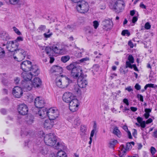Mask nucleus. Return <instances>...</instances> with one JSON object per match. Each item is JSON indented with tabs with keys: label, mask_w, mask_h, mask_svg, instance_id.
<instances>
[{
	"label": "nucleus",
	"mask_w": 157,
	"mask_h": 157,
	"mask_svg": "<svg viewBox=\"0 0 157 157\" xmlns=\"http://www.w3.org/2000/svg\"><path fill=\"white\" fill-rule=\"evenodd\" d=\"M72 82L71 80L66 76H58L56 79V83L59 87L64 88L67 87L69 83Z\"/></svg>",
	"instance_id": "f257e3e1"
},
{
	"label": "nucleus",
	"mask_w": 157,
	"mask_h": 157,
	"mask_svg": "<svg viewBox=\"0 0 157 157\" xmlns=\"http://www.w3.org/2000/svg\"><path fill=\"white\" fill-rule=\"evenodd\" d=\"M68 70L71 71V75L74 78H78L79 76L83 75H82V70L79 67H76L75 64L71 63L66 67Z\"/></svg>",
	"instance_id": "f03ea898"
},
{
	"label": "nucleus",
	"mask_w": 157,
	"mask_h": 157,
	"mask_svg": "<svg viewBox=\"0 0 157 157\" xmlns=\"http://www.w3.org/2000/svg\"><path fill=\"white\" fill-rule=\"evenodd\" d=\"M74 2L76 3V9L78 12L85 13L88 11L89 5L86 1H78Z\"/></svg>",
	"instance_id": "7ed1b4c3"
},
{
	"label": "nucleus",
	"mask_w": 157,
	"mask_h": 157,
	"mask_svg": "<svg viewBox=\"0 0 157 157\" xmlns=\"http://www.w3.org/2000/svg\"><path fill=\"white\" fill-rule=\"evenodd\" d=\"M52 49L55 53L57 54H65L67 52L66 46L59 43L53 44Z\"/></svg>",
	"instance_id": "20e7f679"
},
{
	"label": "nucleus",
	"mask_w": 157,
	"mask_h": 157,
	"mask_svg": "<svg viewBox=\"0 0 157 157\" xmlns=\"http://www.w3.org/2000/svg\"><path fill=\"white\" fill-rule=\"evenodd\" d=\"M44 140L47 145L52 146L56 143V136L53 134L49 133L45 136Z\"/></svg>",
	"instance_id": "39448f33"
},
{
	"label": "nucleus",
	"mask_w": 157,
	"mask_h": 157,
	"mask_svg": "<svg viewBox=\"0 0 157 157\" xmlns=\"http://www.w3.org/2000/svg\"><path fill=\"white\" fill-rule=\"evenodd\" d=\"M26 52L24 50L21 48L17 49L16 51L15 54L13 55V58L18 61L23 60L25 58Z\"/></svg>",
	"instance_id": "423d86ee"
},
{
	"label": "nucleus",
	"mask_w": 157,
	"mask_h": 157,
	"mask_svg": "<svg viewBox=\"0 0 157 157\" xmlns=\"http://www.w3.org/2000/svg\"><path fill=\"white\" fill-rule=\"evenodd\" d=\"M59 115V112L55 107L51 108L47 110V116L50 119L54 120L57 118Z\"/></svg>",
	"instance_id": "0eeeda50"
},
{
	"label": "nucleus",
	"mask_w": 157,
	"mask_h": 157,
	"mask_svg": "<svg viewBox=\"0 0 157 157\" xmlns=\"http://www.w3.org/2000/svg\"><path fill=\"white\" fill-rule=\"evenodd\" d=\"M79 105V101L75 97L69 103V109L73 112L76 111L78 109Z\"/></svg>",
	"instance_id": "6e6552de"
},
{
	"label": "nucleus",
	"mask_w": 157,
	"mask_h": 157,
	"mask_svg": "<svg viewBox=\"0 0 157 157\" xmlns=\"http://www.w3.org/2000/svg\"><path fill=\"white\" fill-rule=\"evenodd\" d=\"M76 97L71 92H67L63 95V100L65 102L70 103Z\"/></svg>",
	"instance_id": "1a4fd4ad"
},
{
	"label": "nucleus",
	"mask_w": 157,
	"mask_h": 157,
	"mask_svg": "<svg viewBox=\"0 0 157 157\" xmlns=\"http://www.w3.org/2000/svg\"><path fill=\"white\" fill-rule=\"evenodd\" d=\"M102 25L104 29L106 31H109L112 29L113 24L112 19L108 18L102 21Z\"/></svg>",
	"instance_id": "9d476101"
},
{
	"label": "nucleus",
	"mask_w": 157,
	"mask_h": 157,
	"mask_svg": "<svg viewBox=\"0 0 157 157\" xmlns=\"http://www.w3.org/2000/svg\"><path fill=\"white\" fill-rule=\"evenodd\" d=\"M124 5L123 1H111L109 6L111 9H116L117 7L122 8V6H124Z\"/></svg>",
	"instance_id": "9b49d317"
},
{
	"label": "nucleus",
	"mask_w": 157,
	"mask_h": 157,
	"mask_svg": "<svg viewBox=\"0 0 157 157\" xmlns=\"http://www.w3.org/2000/svg\"><path fill=\"white\" fill-rule=\"evenodd\" d=\"M18 43L16 41H10L9 43L7 48L8 51L12 52H13V55L15 54V52L17 49Z\"/></svg>",
	"instance_id": "f8f14e48"
},
{
	"label": "nucleus",
	"mask_w": 157,
	"mask_h": 157,
	"mask_svg": "<svg viewBox=\"0 0 157 157\" xmlns=\"http://www.w3.org/2000/svg\"><path fill=\"white\" fill-rule=\"evenodd\" d=\"M68 119V121L72 123L73 127L75 128L77 127L80 124V119L78 117H69Z\"/></svg>",
	"instance_id": "ddd939ff"
},
{
	"label": "nucleus",
	"mask_w": 157,
	"mask_h": 157,
	"mask_svg": "<svg viewBox=\"0 0 157 157\" xmlns=\"http://www.w3.org/2000/svg\"><path fill=\"white\" fill-rule=\"evenodd\" d=\"M32 63L29 60H25L22 62L20 64V68L24 71H29L30 67H31Z\"/></svg>",
	"instance_id": "4468645a"
},
{
	"label": "nucleus",
	"mask_w": 157,
	"mask_h": 157,
	"mask_svg": "<svg viewBox=\"0 0 157 157\" xmlns=\"http://www.w3.org/2000/svg\"><path fill=\"white\" fill-rule=\"evenodd\" d=\"M17 110L19 113L23 115H25L27 114L28 111V109L27 106L24 104H21L19 105Z\"/></svg>",
	"instance_id": "2eb2a0df"
},
{
	"label": "nucleus",
	"mask_w": 157,
	"mask_h": 157,
	"mask_svg": "<svg viewBox=\"0 0 157 157\" xmlns=\"http://www.w3.org/2000/svg\"><path fill=\"white\" fill-rule=\"evenodd\" d=\"M34 104L36 108H41L44 106L45 102L42 98L38 97L35 99Z\"/></svg>",
	"instance_id": "dca6fc26"
},
{
	"label": "nucleus",
	"mask_w": 157,
	"mask_h": 157,
	"mask_svg": "<svg viewBox=\"0 0 157 157\" xmlns=\"http://www.w3.org/2000/svg\"><path fill=\"white\" fill-rule=\"evenodd\" d=\"M77 83L79 87L84 88L86 87L87 85V81L83 75L79 76L77 80Z\"/></svg>",
	"instance_id": "f3484780"
},
{
	"label": "nucleus",
	"mask_w": 157,
	"mask_h": 157,
	"mask_svg": "<svg viewBox=\"0 0 157 157\" xmlns=\"http://www.w3.org/2000/svg\"><path fill=\"white\" fill-rule=\"evenodd\" d=\"M12 94L15 98H20L23 94L21 88L18 86L15 87L13 89Z\"/></svg>",
	"instance_id": "a211bd4d"
},
{
	"label": "nucleus",
	"mask_w": 157,
	"mask_h": 157,
	"mask_svg": "<svg viewBox=\"0 0 157 157\" xmlns=\"http://www.w3.org/2000/svg\"><path fill=\"white\" fill-rule=\"evenodd\" d=\"M62 71V67L58 66H54L52 67L50 70L51 73L55 75H58L60 74Z\"/></svg>",
	"instance_id": "6ab92c4d"
},
{
	"label": "nucleus",
	"mask_w": 157,
	"mask_h": 157,
	"mask_svg": "<svg viewBox=\"0 0 157 157\" xmlns=\"http://www.w3.org/2000/svg\"><path fill=\"white\" fill-rule=\"evenodd\" d=\"M22 85L23 90L26 91L30 90L33 87L30 81H23Z\"/></svg>",
	"instance_id": "aec40b11"
},
{
	"label": "nucleus",
	"mask_w": 157,
	"mask_h": 157,
	"mask_svg": "<svg viewBox=\"0 0 157 157\" xmlns=\"http://www.w3.org/2000/svg\"><path fill=\"white\" fill-rule=\"evenodd\" d=\"M21 77L24 80V81H30L33 77L32 73L29 72L24 71L21 74Z\"/></svg>",
	"instance_id": "412c9836"
},
{
	"label": "nucleus",
	"mask_w": 157,
	"mask_h": 157,
	"mask_svg": "<svg viewBox=\"0 0 157 157\" xmlns=\"http://www.w3.org/2000/svg\"><path fill=\"white\" fill-rule=\"evenodd\" d=\"M54 123L53 120L51 119L45 120L44 123V126L47 129H51L53 127Z\"/></svg>",
	"instance_id": "4be33fe9"
},
{
	"label": "nucleus",
	"mask_w": 157,
	"mask_h": 157,
	"mask_svg": "<svg viewBox=\"0 0 157 157\" xmlns=\"http://www.w3.org/2000/svg\"><path fill=\"white\" fill-rule=\"evenodd\" d=\"M30 73H32L33 76L37 75L40 72L38 67L36 65H32L29 70Z\"/></svg>",
	"instance_id": "5701e85b"
},
{
	"label": "nucleus",
	"mask_w": 157,
	"mask_h": 157,
	"mask_svg": "<svg viewBox=\"0 0 157 157\" xmlns=\"http://www.w3.org/2000/svg\"><path fill=\"white\" fill-rule=\"evenodd\" d=\"M132 147L131 144L129 143H127L126 148H124V146L123 145H122L120 147V149L121 150L120 153L124 154L126 153V151L131 149Z\"/></svg>",
	"instance_id": "b1692460"
},
{
	"label": "nucleus",
	"mask_w": 157,
	"mask_h": 157,
	"mask_svg": "<svg viewBox=\"0 0 157 157\" xmlns=\"http://www.w3.org/2000/svg\"><path fill=\"white\" fill-rule=\"evenodd\" d=\"M36 116L41 118H44L47 116V110L46 109H40L36 113Z\"/></svg>",
	"instance_id": "393cba45"
},
{
	"label": "nucleus",
	"mask_w": 157,
	"mask_h": 157,
	"mask_svg": "<svg viewBox=\"0 0 157 157\" xmlns=\"http://www.w3.org/2000/svg\"><path fill=\"white\" fill-rule=\"evenodd\" d=\"M41 79L38 77L35 78L33 82H31L32 86L34 87H39L41 85Z\"/></svg>",
	"instance_id": "a878e982"
},
{
	"label": "nucleus",
	"mask_w": 157,
	"mask_h": 157,
	"mask_svg": "<svg viewBox=\"0 0 157 157\" xmlns=\"http://www.w3.org/2000/svg\"><path fill=\"white\" fill-rule=\"evenodd\" d=\"M38 150L39 152L43 155L46 154L48 150L45 146H42L39 147Z\"/></svg>",
	"instance_id": "bb28decb"
},
{
	"label": "nucleus",
	"mask_w": 157,
	"mask_h": 157,
	"mask_svg": "<svg viewBox=\"0 0 157 157\" xmlns=\"http://www.w3.org/2000/svg\"><path fill=\"white\" fill-rule=\"evenodd\" d=\"M113 133L119 138L121 136V133L117 127H116L114 128Z\"/></svg>",
	"instance_id": "cd10ccee"
},
{
	"label": "nucleus",
	"mask_w": 157,
	"mask_h": 157,
	"mask_svg": "<svg viewBox=\"0 0 157 157\" xmlns=\"http://www.w3.org/2000/svg\"><path fill=\"white\" fill-rule=\"evenodd\" d=\"M75 28V26L73 25H67L65 27L64 29L70 32L73 31Z\"/></svg>",
	"instance_id": "c85d7f7f"
},
{
	"label": "nucleus",
	"mask_w": 157,
	"mask_h": 157,
	"mask_svg": "<svg viewBox=\"0 0 157 157\" xmlns=\"http://www.w3.org/2000/svg\"><path fill=\"white\" fill-rule=\"evenodd\" d=\"M79 87V86L78 85H75L72 90L73 92L75 93L80 94L81 91Z\"/></svg>",
	"instance_id": "c756f323"
},
{
	"label": "nucleus",
	"mask_w": 157,
	"mask_h": 157,
	"mask_svg": "<svg viewBox=\"0 0 157 157\" xmlns=\"http://www.w3.org/2000/svg\"><path fill=\"white\" fill-rule=\"evenodd\" d=\"M128 67L131 68H133L135 71H138V69L136 65L133 64L132 65L129 62H126V67L127 68Z\"/></svg>",
	"instance_id": "7c9ffc66"
},
{
	"label": "nucleus",
	"mask_w": 157,
	"mask_h": 157,
	"mask_svg": "<svg viewBox=\"0 0 157 157\" xmlns=\"http://www.w3.org/2000/svg\"><path fill=\"white\" fill-rule=\"evenodd\" d=\"M57 157H67V155L64 151L61 150L57 152Z\"/></svg>",
	"instance_id": "2f4dec72"
},
{
	"label": "nucleus",
	"mask_w": 157,
	"mask_h": 157,
	"mask_svg": "<svg viewBox=\"0 0 157 157\" xmlns=\"http://www.w3.org/2000/svg\"><path fill=\"white\" fill-rule=\"evenodd\" d=\"M1 37L3 40H7L10 38V37L8 33L5 32H3L1 34Z\"/></svg>",
	"instance_id": "473e14b6"
},
{
	"label": "nucleus",
	"mask_w": 157,
	"mask_h": 157,
	"mask_svg": "<svg viewBox=\"0 0 157 157\" xmlns=\"http://www.w3.org/2000/svg\"><path fill=\"white\" fill-rule=\"evenodd\" d=\"M42 50H44V51H43V52H45L49 56L50 55V53L51 52V49L49 47H43L42 49Z\"/></svg>",
	"instance_id": "72a5a7b5"
},
{
	"label": "nucleus",
	"mask_w": 157,
	"mask_h": 157,
	"mask_svg": "<svg viewBox=\"0 0 157 157\" xmlns=\"http://www.w3.org/2000/svg\"><path fill=\"white\" fill-rule=\"evenodd\" d=\"M117 143V140L115 139L112 140L109 142V146L111 148H113L115 145Z\"/></svg>",
	"instance_id": "f704fd0d"
},
{
	"label": "nucleus",
	"mask_w": 157,
	"mask_h": 157,
	"mask_svg": "<svg viewBox=\"0 0 157 157\" xmlns=\"http://www.w3.org/2000/svg\"><path fill=\"white\" fill-rule=\"evenodd\" d=\"M21 1H7L6 2L13 5H20Z\"/></svg>",
	"instance_id": "c9c22d12"
},
{
	"label": "nucleus",
	"mask_w": 157,
	"mask_h": 157,
	"mask_svg": "<svg viewBox=\"0 0 157 157\" xmlns=\"http://www.w3.org/2000/svg\"><path fill=\"white\" fill-rule=\"evenodd\" d=\"M70 59V57L68 56H63L61 58V60L64 63H66Z\"/></svg>",
	"instance_id": "e433bc0d"
},
{
	"label": "nucleus",
	"mask_w": 157,
	"mask_h": 157,
	"mask_svg": "<svg viewBox=\"0 0 157 157\" xmlns=\"http://www.w3.org/2000/svg\"><path fill=\"white\" fill-rule=\"evenodd\" d=\"M99 68V66L98 64H95L93 65L92 67V71L93 73H94V72L98 71Z\"/></svg>",
	"instance_id": "4c0bfd02"
},
{
	"label": "nucleus",
	"mask_w": 157,
	"mask_h": 157,
	"mask_svg": "<svg viewBox=\"0 0 157 157\" xmlns=\"http://www.w3.org/2000/svg\"><path fill=\"white\" fill-rule=\"evenodd\" d=\"M128 61H127L126 62H129L131 64L134 63V59L132 55H129L128 57Z\"/></svg>",
	"instance_id": "58836bf2"
},
{
	"label": "nucleus",
	"mask_w": 157,
	"mask_h": 157,
	"mask_svg": "<svg viewBox=\"0 0 157 157\" xmlns=\"http://www.w3.org/2000/svg\"><path fill=\"white\" fill-rule=\"evenodd\" d=\"M5 52L4 49L0 47V58L3 57L5 56Z\"/></svg>",
	"instance_id": "ea45409f"
},
{
	"label": "nucleus",
	"mask_w": 157,
	"mask_h": 157,
	"mask_svg": "<svg viewBox=\"0 0 157 157\" xmlns=\"http://www.w3.org/2000/svg\"><path fill=\"white\" fill-rule=\"evenodd\" d=\"M46 29V26L44 25H40L38 28V30L39 32L45 31Z\"/></svg>",
	"instance_id": "a19ab883"
},
{
	"label": "nucleus",
	"mask_w": 157,
	"mask_h": 157,
	"mask_svg": "<svg viewBox=\"0 0 157 157\" xmlns=\"http://www.w3.org/2000/svg\"><path fill=\"white\" fill-rule=\"evenodd\" d=\"M90 60V58L89 57H86L83 58L79 60V61L81 63H86V62L89 61Z\"/></svg>",
	"instance_id": "79ce46f5"
},
{
	"label": "nucleus",
	"mask_w": 157,
	"mask_h": 157,
	"mask_svg": "<svg viewBox=\"0 0 157 157\" xmlns=\"http://www.w3.org/2000/svg\"><path fill=\"white\" fill-rule=\"evenodd\" d=\"M64 145L62 144V143H57L56 144V145L55 146L56 148L58 149H62V148H63V147Z\"/></svg>",
	"instance_id": "37998d69"
},
{
	"label": "nucleus",
	"mask_w": 157,
	"mask_h": 157,
	"mask_svg": "<svg viewBox=\"0 0 157 157\" xmlns=\"http://www.w3.org/2000/svg\"><path fill=\"white\" fill-rule=\"evenodd\" d=\"M121 34L123 36L126 35L127 36H129L130 35V33L128 30H124L122 32Z\"/></svg>",
	"instance_id": "c03bdc74"
},
{
	"label": "nucleus",
	"mask_w": 157,
	"mask_h": 157,
	"mask_svg": "<svg viewBox=\"0 0 157 157\" xmlns=\"http://www.w3.org/2000/svg\"><path fill=\"white\" fill-rule=\"evenodd\" d=\"M155 86H155V85L153 84H146L145 86L144 89L145 90H146L148 87L154 88H155Z\"/></svg>",
	"instance_id": "a18cd8bd"
},
{
	"label": "nucleus",
	"mask_w": 157,
	"mask_h": 157,
	"mask_svg": "<svg viewBox=\"0 0 157 157\" xmlns=\"http://www.w3.org/2000/svg\"><path fill=\"white\" fill-rule=\"evenodd\" d=\"M99 25V23L97 21H94L93 22V26L95 29H97Z\"/></svg>",
	"instance_id": "49530a36"
},
{
	"label": "nucleus",
	"mask_w": 157,
	"mask_h": 157,
	"mask_svg": "<svg viewBox=\"0 0 157 157\" xmlns=\"http://www.w3.org/2000/svg\"><path fill=\"white\" fill-rule=\"evenodd\" d=\"M29 102H31L33 101L34 96L32 94H29L27 96Z\"/></svg>",
	"instance_id": "de8ad7c7"
},
{
	"label": "nucleus",
	"mask_w": 157,
	"mask_h": 157,
	"mask_svg": "<svg viewBox=\"0 0 157 157\" xmlns=\"http://www.w3.org/2000/svg\"><path fill=\"white\" fill-rule=\"evenodd\" d=\"M151 152L152 154V156L154 155L156 150L155 148L153 147H151L150 148Z\"/></svg>",
	"instance_id": "09e8293b"
},
{
	"label": "nucleus",
	"mask_w": 157,
	"mask_h": 157,
	"mask_svg": "<svg viewBox=\"0 0 157 157\" xmlns=\"http://www.w3.org/2000/svg\"><path fill=\"white\" fill-rule=\"evenodd\" d=\"M13 29L14 31L18 35H20L21 34V32L19 31V30L17 29L15 27H13Z\"/></svg>",
	"instance_id": "8fccbe9b"
},
{
	"label": "nucleus",
	"mask_w": 157,
	"mask_h": 157,
	"mask_svg": "<svg viewBox=\"0 0 157 157\" xmlns=\"http://www.w3.org/2000/svg\"><path fill=\"white\" fill-rule=\"evenodd\" d=\"M29 28L30 29V30H33L35 29V25H34L33 23H31L29 25Z\"/></svg>",
	"instance_id": "3c124183"
},
{
	"label": "nucleus",
	"mask_w": 157,
	"mask_h": 157,
	"mask_svg": "<svg viewBox=\"0 0 157 157\" xmlns=\"http://www.w3.org/2000/svg\"><path fill=\"white\" fill-rule=\"evenodd\" d=\"M80 129L81 131L83 133H85L86 131V128L84 126H81Z\"/></svg>",
	"instance_id": "603ef678"
},
{
	"label": "nucleus",
	"mask_w": 157,
	"mask_h": 157,
	"mask_svg": "<svg viewBox=\"0 0 157 157\" xmlns=\"http://www.w3.org/2000/svg\"><path fill=\"white\" fill-rule=\"evenodd\" d=\"M151 25L148 22L146 23L145 25V28L146 29H148L150 28Z\"/></svg>",
	"instance_id": "864d4df0"
},
{
	"label": "nucleus",
	"mask_w": 157,
	"mask_h": 157,
	"mask_svg": "<svg viewBox=\"0 0 157 157\" xmlns=\"http://www.w3.org/2000/svg\"><path fill=\"white\" fill-rule=\"evenodd\" d=\"M137 97L138 98L140 99V101H141L143 102L144 101L143 96L141 95L138 94L137 95Z\"/></svg>",
	"instance_id": "5fc2aeb1"
},
{
	"label": "nucleus",
	"mask_w": 157,
	"mask_h": 157,
	"mask_svg": "<svg viewBox=\"0 0 157 157\" xmlns=\"http://www.w3.org/2000/svg\"><path fill=\"white\" fill-rule=\"evenodd\" d=\"M146 123L145 121H143L140 124V125L142 128H144L145 127Z\"/></svg>",
	"instance_id": "6e6d98bb"
},
{
	"label": "nucleus",
	"mask_w": 157,
	"mask_h": 157,
	"mask_svg": "<svg viewBox=\"0 0 157 157\" xmlns=\"http://www.w3.org/2000/svg\"><path fill=\"white\" fill-rule=\"evenodd\" d=\"M52 35V33H51L49 34H47L46 33L44 34V37L46 38H48L50 37V36Z\"/></svg>",
	"instance_id": "4d7b16f0"
},
{
	"label": "nucleus",
	"mask_w": 157,
	"mask_h": 157,
	"mask_svg": "<svg viewBox=\"0 0 157 157\" xmlns=\"http://www.w3.org/2000/svg\"><path fill=\"white\" fill-rule=\"evenodd\" d=\"M135 88L137 90H139L141 88L140 86L138 83H136L135 86Z\"/></svg>",
	"instance_id": "13d9d810"
},
{
	"label": "nucleus",
	"mask_w": 157,
	"mask_h": 157,
	"mask_svg": "<svg viewBox=\"0 0 157 157\" xmlns=\"http://www.w3.org/2000/svg\"><path fill=\"white\" fill-rule=\"evenodd\" d=\"M137 120L140 124L143 121H142V118L140 117H138L137 118Z\"/></svg>",
	"instance_id": "bf43d9fd"
},
{
	"label": "nucleus",
	"mask_w": 157,
	"mask_h": 157,
	"mask_svg": "<svg viewBox=\"0 0 157 157\" xmlns=\"http://www.w3.org/2000/svg\"><path fill=\"white\" fill-rule=\"evenodd\" d=\"M125 90H127L128 92H130L133 91V89L130 86H128L125 88Z\"/></svg>",
	"instance_id": "052dcab7"
},
{
	"label": "nucleus",
	"mask_w": 157,
	"mask_h": 157,
	"mask_svg": "<svg viewBox=\"0 0 157 157\" xmlns=\"http://www.w3.org/2000/svg\"><path fill=\"white\" fill-rule=\"evenodd\" d=\"M96 130L93 129L91 132L90 137L91 138L94 136V133Z\"/></svg>",
	"instance_id": "680f3d73"
},
{
	"label": "nucleus",
	"mask_w": 157,
	"mask_h": 157,
	"mask_svg": "<svg viewBox=\"0 0 157 157\" xmlns=\"http://www.w3.org/2000/svg\"><path fill=\"white\" fill-rule=\"evenodd\" d=\"M124 102L127 105H129V102L128 100L126 98H124L123 99Z\"/></svg>",
	"instance_id": "e2e57ef3"
},
{
	"label": "nucleus",
	"mask_w": 157,
	"mask_h": 157,
	"mask_svg": "<svg viewBox=\"0 0 157 157\" xmlns=\"http://www.w3.org/2000/svg\"><path fill=\"white\" fill-rule=\"evenodd\" d=\"M23 40L21 36H19L17 37L16 40L15 41L17 42L18 41H22Z\"/></svg>",
	"instance_id": "0e129e2a"
},
{
	"label": "nucleus",
	"mask_w": 157,
	"mask_h": 157,
	"mask_svg": "<svg viewBox=\"0 0 157 157\" xmlns=\"http://www.w3.org/2000/svg\"><path fill=\"white\" fill-rule=\"evenodd\" d=\"M137 19H138V18L136 17V16L134 17H133V18L132 19V22L133 23H135L137 21Z\"/></svg>",
	"instance_id": "69168bd1"
},
{
	"label": "nucleus",
	"mask_w": 157,
	"mask_h": 157,
	"mask_svg": "<svg viewBox=\"0 0 157 157\" xmlns=\"http://www.w3.org/2000/svg\"><path fill=\"white\" fill-rule=\"evenodd\" d=\"M130 109L133 112H135L137 110V108L136 107H130Z\"/></svg>",
	"instance_id": "338daca9"
},
{
	"label": "nucleus",
	"mask_w": 157,
	"mask_h": 157,
	"mask_svg": "<svg viewBox=\"0 0 157 157\" xmlns=\"http://www.w3.org/2000/svg\"><path fill=\"white\" fill-rule=\"evenodd\" d=\"M137 146L138 149L140 150L142 147V145L141 143H138L137 144Z\"/></svg>",
	"instance_id": "774afa93"
}]
</instances>
